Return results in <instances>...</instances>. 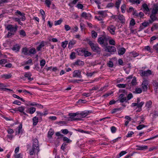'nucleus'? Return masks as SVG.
Returning <instances> with one entry per match:
<instances>
[{"label":"nucleus","mask_w":158,"mask_h":158,"mask_svg":"<svg viewBox=\"0 0 158 158\" xmlns=\"http://www.w3.org/2000/svg\"><path fill=\"white\" fill-rule=\"evenodd\" d=\"M18 26L15 25L14 26L12 24H8L6 27V29L9 31L6 35V37L11 38L15 35L17 31Z\"/></svg>","instance_id":"1"},{"label":"nucleus","mask_w":158,"mask_h":158,"mask_svg":"<svg viewBox=\"0 0 158 158\" xmlns=\"http://www.w3.org/2000/svg\"><path fill=\"white\" fill-rule=\"evenodd\" d=\"M32 147L29 152V154L30 155H33L35 153V151H37V153H38L40 150L39 148V141L38 140L35 138L33 139Z\"/></svg>","instance_id":"2"},{"label":"nucleus","mask_w":158,"mask_h":158,"mask_svg":"<svg viewBox=\"0 0 158 158\" xmlns=\"http://www.w3.org/2000/svg\"><path fill=\"white\" fill-rule=\"evenodd\" d=\"M110 38L109 36H104L103 37H100L98 38V42L102 47H105L108 45V41Z\"/></svg>","instance_id":"3"},{"label":"nucleus","mask_w":158,"mask_h":158,"mask_svg":"<svg viewBox=\"0 0 158 158\" xmlns=\"http://www.w3.org/2000/svg\"><path fill=\"white\" fill-rule=\"evenodd\" d=\"M89 45L93 52L97 53H99L101 52V48L98 44H94L93 42H89Z\"/></svg>","instance_id":"4"},{"label":"nucleus","mask_w":158,"mask_h":158,"mask_svg":"<svg viewBox=\"0 0 158 158\" xmlns=\"http://www.w3.org/2000/svg\"><path fill=\"white\" fill-rule=\"evenodd\" d=\"M68 115L69 116V118L70 119V121H81L82 118H80L75 117L77 115H79V112L75 113H69Z\"/></svg>","instance_id":"5"},{"label":"nucleus","mask_w":158,"mask_h":158,"mask_svg":"<svg viewBox=\"0 0 158 158\" xmlns=\"http://www.w3.org/2000/svg\"><path fill=\"white\" fill-rule=\"evenodd\" d=\"M139 72L140 75L142 77H147L152 74L151 71L149 69H148L147 71L141 70H140Z\"/></svg>","instance_id":"6"},{"label":"nucleus","mask_w":158,"mask_h":158,"mask_svg":"<svg viewBox=\"0 0 158 158\" xmlns=\"http://www.w3.org/2000/svg\"><path fill=\"white\" fill-rule=\"evenodd\" d=\"M105 47V51L107 52L112 53L115 52L116 51V48L114 46L107 45Z\"/></svg>","instance_id":"7"},{"label":"nucleus","mask_w":158,"mask_h":158,"mask_svg":"<svg viewBox=\"0 0 158 158\" xmlns=\"http://www.w3.org/2000/svg\"><path fill=\"white\" fill-rule=\"evenodd\" d=\"M73 77L81 78L82 76L81 75V71L79 70H74L73 73Z\"/></svg>","instance_id":"8"},{"label":"nucleus","mask_w":158,"mask_h":158,"mask_svg":"<svg viewBox=\"0 0 158 158\" xmlns=\"http://www.w3.org/2000/svg\"><path fill=\"white\" fill-rule=\"evenodd\" d=\"M148 82L147 80H144L142 83V88L143 91H146L148 88Z\"/></svg>","instance_id":"9"},{"label":"nucleus","mask_w":158,"mask_h":158,"mask_svg":"<svg viewBox=\"0 0 158 158\" xmlns=\"http://www.w3.org/2000/svg\"><path fill=\"white\" fill-rule=\"evenodd\" d=\"M116 29V27L113 25H110L107 28V30L109 31L112 35H114L115 34V31Z\"/></svg>","instance_id":"10"},{"label":"nucleus","mask_w":158,"mask_h":158,"mask_svg":"<svg viewBox=\"0 0 158 158\" xmlns=\"http://www.w3.org/2000/svg\"><path fill=\"white\" fill-rule=\"evenodd\" d=\"M118 98L119 99L118 100L120 102L123 103L124 102H127V97L125 96V95L124 94H120Z\"/></svg>","instance_id":"11"},{"label":"nucleus","mask_w":158,"mask_h":158,"mask_svg":"<svg viewBox=\"0 0 158 158\" xmlns=\"http://www.w3.org/2000/svg\"><path fill=\"white\" fill-rule=\"evenodd\" d=\"M31 73L30 72H27L25 73L24 75L25 77L27 78L30 81H31L34 79L33 77H31Z\"/></svg>","instance_id":"12"},{"label":"nucleus","mask_w":158,"mask_h":158,"mask_svg":"<svg viewBox=\"0 0 158 158\" xmlns=\"http://www.w3.org/2000/svg\"><path fill=\"white\" fill-rule=\"evenodd\" d=\"M85 49V48H80L78 49L77 50V53L78 55L81 56H83L84 52Z\"/></svg>","instance_id":"13"},{"label":"nucleus","mask_w":158,"mask_h":158,"mask_svg":"<svg viewBox=\"0 0 158 158\" xmlns=\"http://www.w3.org/2000/svg\"><path fill=\"white\" fill-rule=\"evenodd\" d=\"M15 13L22 16V17L20 18L22 21H24L25 20L26 17L25 16V14L24 13H21L20 11L18 10H17Z\"/></svg>","instance_id":"14"},{"label":"nucleus","mask_w":158,"mask_h":158,"mask_svg":"<svg viewBox=\"0 0 158 158\" xmlns=\"http://www.w3.org/2000/svg\"><path fill=\"white\" fill-rule=\"evenodd\" d=\"M144 104V102H141L139 103H133L132 104V106L134 107L137 106V108H141Z\"/></svg>","instance_id":"15"},{"label":"nucleus","mask_w":158,"mask_h":158,"mask_svg":"<svg viewBox=\"0 0 158 158\" xmlns=\"http://www.w3.org/2000/svg\"><path fill=\"white\" fill-rule=\"evenodd\" d=\"M89 112L88 111H82L81 113L79 112V115L81 118H85L86 116L88 114Z\"/></svg>","instance_id":"16"},{"label":"nucleus","mask_w":158,"mask_h":158,"mask_svg":"<svg viewBox=\"0 0 158 158\" xmlns=\"http://www.w3.org/2000/svg\"><path fill=\"white\" fill-rule=\"evenodd\" d=\"M142 7L144 12H148L149 11V8L146 3L143 4L142 5Z\"/></svg>","instance_id":"17"},{"label":"nucleus","mask_w":158,"mask_h":158,"mask_svg":"<svg viewBox=\"0 0 158 158\" xmlns=\"http://www.w3.org/2000/svg\"><path fill=\"white\" fill-rule=\"evenodd\" d=\"M126 49L124 48H120L118 51V54L119 55H123L126 52Z\"/></svg>","instance_id":"18"},{"label":"nucleus","mask_w":158,"mask_h":158,"mask_svg":"<svg viewBox=\"0 0 158 158\" xmlns=\"http://www.w3.org/2000/svg\"><path fill=\"white\" fill-rule=\"evenodd\" d=\"M36 109L34 107H31L28 109V110L26 111L27 113H29L32 114H33L35 111Z\"/></svg>","instance_id":"19"},{"label":"nucleus","mask_w":158,"mask_h":158,"mask_svg":"<svg viewBox=\"0 0 158 158\" xmlns=\"http://www.w3.org/2000/svg\"><path fill=\"white\" fill-rule=\"evenodd\" d=\"M137 148L136 149L139 150H144L147 149L148 146H136Z\"/></svg>","instance_id":"20"},{"label":"nucleus","mask_w":158,"mask_h":158,"mask_svg":"<svg viewBox=\"0 0 158 158\" xmlns=\"http://www.w3.org/2000/svg\"><path fill=\"white\" fill-rule=\"evenodd\" d=\"M91 16V15L89 13H87L85 12H83L82 13L81 16L85 19H88V17Z\"/></svg>","instance_id":"21"},{"label":"nucleus","mask_w":158,"mask_h":158,"mask_svg":"<svg viewBox=\"0 0 158 158\" xmlns=\"http://www.w3.org/2000/svg\"><path fill=\"white\" fill-rule=\"evenodd\" d=\"M22 53L25 56L28 55H29V50L28 49L26 48H23L22 49Z\"/></svg>","instance_id":"22"},{"label":"nucleus","mask_w":158,"mask_h":158,"mask_svg":"<svg viewBox=\"0 0 158 158\" xmlns=\"http://www.w3.org/2000/svg\"><path fill=\"white\" fill-rule=\"evenodd\" d=\"M91 52H89L86 50V49L85 48V49L84 52L83 56H84L85 57H86L91 56Z\"/></svg>","instance_id":"23"},{"label":"nucleus","mask_w":158,"mask_h":158,"mask_svg":"<svg viewBox=\"0 0 158 158\" xmlns=\"http://www.w3.org/2000/svg\"><path fill=\"white\" fill-rule=\"evenodd\" d=\"M76 43V41L74 40H71L69 41V45L68 48L69 49H71L73 47V45Z\"/></svg>","instance_id":"24"},{"label":"nucleus","mask_w":158,"mask_h":158,"mask_svg":"<svg viewBox=\"0 0 158 158\" xmlns=\"http://www.w3.org/2000/svg\"><path fill=\"white\" fill-rule=\"evenodd\" d=\"M84 64V63L83 61L78 60L74 62V65L81 66L83 65Z\"/></svg>","instance_id":"25"},{"label":"nucleus","mask_w":158,"mask_h":158,"mask_svg":"<svg viewBox=\"0 0 158 158\" xmlns=\"http://www.w3.org/2000/svg\"><path fill=\"white\" fill-rule=\"evenodd\" d=\"M158 12V6H156L153 9L152 11V14L156 15Z\"/></svg>","instance_id":"26"},{"label":"nucleus","mask_w":158,"mask_h":158,"mask_svg":"<svg viewBox=\"0 0 158 158\" xmlns=\"http://www.w3.org/2000/svg\"><path fill=\"white\" fill-rule=\"evenodd\" d=\"M142 92V89L140 88H136L135 89V91L133 93L135 94H140Z\"/></svg>","instance_id":"27"},{"label":"nucleus","mask_w":158,"mask_h":158,"mask_svg":"<svg viewBox=\"0 0 158 158\" xmlns=\"http://www.w3.org/2000/svg\"><path fill=\"white\" fill-rule=\"evenodd\" d=\"M33 124L34 126H36L38 122V118L35 116L32 119Z\"/></svg>","instance_id":"28"},{"label":"nucleus","mask_w":158,"mask_h":158,"mask_svg":"<svg viewBox=\"0 0 158 158\" xmlns=\"http://www.w3.org/2000/svg\"><path fill=\"white\" fill-rule=\"evenodd\" d=\"M153 85L154 87V89L156 92L158 91V82L156 81H153Z\"/></svg>","instance_id":"29"},{"label":"nucleus","mask_w":158,"mask_h":158,"mask_svg":"<svg viewBox=\"0 0 158 158\" xmlns=\"http://www.w3.org/2000/svg\"><path fill=\"white\" fill-rule=\"evenodd\" d=\"M118 19L120 20L121 23H123L125 22V19L123 15H119L118 16Z\"/></svg>","instance_id":"30"},{"label":"nucleus","mask_w":158,"mask_h":158,"mask_svg":"<svg viewBox=\"0 0 158 158\" xmlns=\"http://www.w3.org/2000/svg\"><path fill=\"white\" fill-rule=\"evenodd\" d=\"M137 84L136 82V79L135 77H134L131 81V84H130V87L131 86H135Z\"/></svg>","instance_id":"31"},{"label":"nucleus","mask_w":158,"mask_h":158,"mask_svg":"<svg viewBox=\"0 0 158 158\" xmlns=\"http://www.w3.org/2000/svg\"><path fill=\"white\" fill-rule=\"evenodd\" d=\"M20 47L18 44H16L14 46L12 49L13 51H15L16 52L19 51Z\"/></svg>","instance_id":"32"},{"label":"nucleus","mask_w":158,"mask_h":158,"mask_svg":"<svg viewBox=\"0 0 158 158\" xmlns=\"http://www.w3.org/2000/svg\"><path fill=\"white\" fill-rule=\"evenodd\" d=\"M36 53V51L34 48H32L29 50V55H30L31 54L34 55Z\"/></svg>","instance_id":"33"},{"label":"nucleus","mask_w":158,"mask_h":158,"mask_svg":"<svg viewBox=\"0 0 158 158\" xmlns=\"http://www.w3.org/2000/svg\"><path fill=\"white\" fill-rule=\"evenodd\" d=\"M54 134V131L51 129H50L48 132V137L49 138H51L52 135Z\"/></svg>","instance_id":"34"},{"label":"nucleus","mask_w":158,"mask_h":158,"mask_svg":"<svg viewBox=\"0 0 158 158\" xmlns=\"http://www.w3.org/2000/svg\"><path fill=\"white\" fill-rule=\"evenodd\" d=\"M111 38L110 37V38L108 40L109 43L111 45L114 46L115 44V41L114 40L111 39Z\"/></svg>","instance_id":"35"},{"label":"nucleus","mask_w":158,"mask_h":158,"mask_svg":"<svg viewBox=\"0 0 158 158\" xmlns=\"http://www.w3.org/2000/svg\"><path fill=\"white\" fill-rule=\"evenodd\" d=\"M91 33L92 37L93 38H95L97 37L98 35L97 33L94 31H92L91 32Z\"/></svg>","instance_id":"36"},{"label":"nucleus","mask_w":158,"mask_h":158,"mask_svg":"<svg viewBox=\"0 0 158 158\" xmlns=\"http://www.w3.org/2000/svg\"><path fill=\"white\" fill-rule=\"evenodd\" d=\"M63 137V141L64 142H65L67 143H69L72 142V140L69 139L68 138L66 137Z\"/></svg>","instance_id":"37"},{"label":"nucleus","mask_w":158,"mask_h":158,"mask_svg":"<svg viewBox=\"0 0 158 158\" xmlns=\"http://www.w3.org/2000/svg\"><path fill=\"white\" fill-rule=\"evenodd\" d=\"M68 41L66 40L62 42L61 43V46L64 48H65L67 46V44H68Z\"/></svg>","instance_id":"38"},{"label":"nucleus","mask_w":158,"mask_h":158,"mask_svg":"<svg viewBox=\"0 0 158 158\" xmlns=\"http://www.w3.org/2000/svg\"><path fill=\"white\" fill-rule=\"evenodd\" d=\"M127 152L125 151H122L119 153V155H117L116 156V158H119L120 157L126 154Z\"/></svg>","instance_id":"39"},{"label":"nucleus","mask_w":158,"mask_h":158,"mask_svg":"<svg viewBox=\"0 0 158 158\" xmlns=\"http://www.w3.org/2000/svg\"><path fill=\"white\" fill-rule=\"evenodd\" d=\"M150 18L152 21H155L157 19V17L156 16V15H153L151 14L150 16Z\"/></svg>","instance_id":"40"},{"label":"nucleus","mask_w":158,"mask_h":158,"mask_svg":"<svg viewBox=\"0 0 158 158\" xmlns=\"http://www.w3.org/2000/svg\"><path fill=\"white\" fill-rule=\"evenodd\" d=\"M12 96L14 98H16L17 99H19L23 102H24L25 101L24 99H23L22 98H20V97L15 94H14Z\"/></svg>","instance_id":"41"},{"label":"nucleus","mask_w":158,"mask_h":158,"mask_svg":"<svg viewBox=\"0 0 158 158\" xmlns=\"http://www.w3.org/2000/svg\"><path fill=\"white\" fill-rule=\"evenodd\" d=\"M45 60L44 59L40 61V65L41 66V69H42L43 67L44 66L45 64Z\"/></svg>","instance_id":"42"},{"label":"nucleus","mask_w":158,"mask_h":158,"mask_svg":"<svg viewBox=\"0 0 158 158\" xmlns=\"http://www.w3.org/2000/svg\"><path fill=\"white\" fill-rule=\"evenodd\" d=\"M152 104V102L151 101H149L148 102H147L146 103V107L148 108H150L151 107Z\"/></svg>","instance_id":"43"},{"label":"nucleus","mask_w":158,"mask_h":158,"mask_svg":"<svg viewBox=\"0 0 158 158\" xmlns=\"http://www.w3.org/2000/svg\"><path fill=\"white\" fill-rule=\"evenodd\" d=\"M44 46V43L41 42V43L37 47L36 49L38 51H40L41 48Z\"/></svg>","instance_id":"44"},{"label":"nucleus","mask_w":158,"mask_h":158,"mask_svg":"<svg viewBox=\"0 0 158 158\" xmlns=\"http://www.w3.org/2000/svg\"><path fill=\"white\" fill-rule=\"evenodd\" d=\"M12 76L10 73H9L7 74H4L2 75V77L5 78V79H9Z\"/></svg>","instance_id":"45"},{"label":"nucleus","mask_w":158,"mask_h":158,"mask_svg":"<svg viewBox=\"0 0 158 158\" xmlns=\"http://www.w3.org/2000/svg\"><path fill=\"white\" fill-rule=\"evenodd\" d=\"M122 109V108L121 107L120 108H114V109H113L111 111V113L112 114H114L116 112V111L117 110H121Z\"/></svg>","instance_id":"46"},{"label":"nucleus","mask_w":158,"mask_h":158,"mask_svg":"<svg viewBox=\"0 0 158 158\" xmlns=\"http://www.w3.org/2000/svg\"><path fill=\"white\" fill-rule=\"evenodd\" d=\"M34 69H36V70L39 71H41L42 69H41L40 68L38 64H37L35 65V67L34 68Z\"/></svg>","instance_id":"47"},{"label":"nucleus","mask_w":158,"mask_h":158,"mask_svg":"<svg viewBox=\"0 0 158 158\" xmlns=\"http://www.w3.org/2000/svg\"><path fill=\"white\" fill-rule=\"evenodd\" d=\"M134 133V132L132 131H128L126 136V137L127 138L131 137Z\"/></svg>","instance_id":"48"},{"label":"nucleus","mask_w":158,"mask_h":158,"mask_svg":"<svg viewBox=\"0 0 158 158\" xmlns=\"http://www.w3.org/2000/svg\"><path fill=\"white\" fill-rule=\"evenodd\" d=\"M14 19L15 21L18 22V23L20 25H23V23L21 22L20 19V18H15Z\"/></svg>","instance_id":"49"},{"label":"nucleus","mask_w":158,"mask_h":158,"mask_svg":"<svg viewBox=\"0 0 158 158\" xmlns=\"http://www.w3.org/2000/svg\"><path fill=\"white\" fill-rule=\"evenodd\" d=\"M75 53V52H72L70 55V58L71 59H74L76 58Z\"/></svg>","instance_id":"50"},{"label":"nucleus","mask_w":158,"mask_h":158,"mask_svg":"<svg viewBox=\"0 0 158 158\" xmlns=\"http://www.w3.org/2000/svg\"><path fill=\"white\" fill-rule=\"evenodd\" d=\"M121 138V137H119L113 140H112V141H111L110 143L111 144H113L115 143L118 141L119 139H120Z\"/></svg>","instance_id":"51"},{"label":"nucleus","mask_w":158,"mask_h":158,"mask_svg":"<svg viewBox=\"0 0 158 158\" xmlns=\"http://www.w3.org/2000/svg\"><path fill=\"white\" fill-rule=\"evenodd\" d=\"M45 4L48 7H50V5L51 4V2L49 0H45Z\"/></svg>","instance_id":"52"},{"label":"nucleus","mask_w":158,"mask_h":158,"mask_svg":"<svg viewBox=\"0 0 158 158\" xmlns=\"http://www.w3.org/2000/svg\"><path fill=\"white\" fill-rule=\"evenodd\" d=\"M126 84H119L117 85V86L119 88H124L126 86Z\"/></svg>","instance_id":"53"},{"label":"nucleus","mask_w":158,"mask_h":158,"mask_svg":"<svg viewBox=\"0 0 158 158\" xmlns=\"http://www.w3.org/2000/svg\"><path fill=\"white\" fill-rule=\"evenodd\" d=\"M146 126V125H140L137 127V129L138 130H140Z\"/></svg>","instance_id":"54"},{"label":"nucleus","mask_w":158,"mask_h":158,"mask_svg":"<svg viewBox=\"0 0 158 158\" xmlns=\"http://www.w3.org/2000/svg\"><path fill=\"white\" fill-rule=\"evenodd\" d=\"M126 8V5L125 4H123L122 5L121 7V12L122 13H124L125 12V9Z\"/></svg>","instance_id":"55"},{"label":"nucleus","mask_w":158,"mask_h":158,"mask_svg":"<svg viewBox=\"0 0 158 158\" xmlns=\"http://www.w3.org/2000/svg\"><path fill=\"white\" fill-rule=\"evenodd\" d=\"M7 62V60L6 59H2L0 60V65L6 63Z\"/></svg>","instance_id":"56"},{"label":"nucleus","mask_w":158,"mask_h":158,"mask_svg":"<svg viewBox=\"0 0 158 158\" xmlns=\"http://www.w3.org/2000/svg\"><path fill=\"white\" fill-rule=\"evenodd\" d=\"M62 22V19H60L57 21L55 22V25L56 26L60 25Z\"/></svg>","instance_id":"57"},{"label":"nucleus","mask_w":158,"mask_h":158,"mask_svg":"<svg viewBox=\"0 0 158 158\" xmlns=\"http://www.w3.org/2000/svg\"><path fill=\"white\" fill-rule=\"evenodd\" d=\"M61 131L64 135L67 134L69 133L68 130L67 129H62Z\"/></svg>","instance_id":"58"},{"label":"nucleus","mask_w":158,"mask_h":158,"mask_svg":"<svg viewBox=\"0 0 158 158\" xmlns=\"http://www.w3.org/2000/svg\"><path fill=\"white\" fill-rule=\"evenodd\" d=\"M153 48L154 50L156 51V52L158 53V43L153 46Z\"/></svg>","instance_id":"59"},{"label":"nucleus","mask_w":158,"mask_h":158,"mask_svg":"<svg viewBox=\"0 0 158 158\" xmlns=\"http://www.w3.org/2000/svg\"><path fill=\"white\" fill-rule=\"evenodd\" d=\"M24 109V107L23 106H19L18 108V110L21 112H23Z\"/></svg>","instance_id":"60"},{"label":"nucleus","mask_w":158,"mask_h":158,"mask_svg":"<svg viewBox=\"0 0 158 158\" xmlns=\"http://www.w3.org/2000/svg\"><path fill=\"white\" fill-rule=\"evenodd\" d=\"M19 34L21 35L25 36L26 35V34L25 31L23 30H21L19 31Z\"/></svg>","instance_id":"61"},{"label":"nucleus","mask_w":158,"mask_h":158,"mask_svg":"<svg viewBox=\"0 0 158 158\" xmlns=\"http://www.w3.org/2000/svg\"><path fill=\"white\" fill-rule=\"evenodd\" d=\"M133 96L132 94L131 93L129 94L127 96V101L130 100L131 98H133Z\"/></svg>","instance_id":"62"},{"label":"nucleus","mask_w":158,"mask_h":158,"mask_svg":"<svg viewBox=\"0 0 158 158\" xmlns=\"http://www.w3.org/2000/svg\"><path fill=\"white\" fill-rule=\"evenodd\" d=\"M13 103L14 104H16L18 105H20L21 104V102L17 100H15V101H14Z\"/></svg>","instance_id":"63"},{"label":"nucleus","mask_w":158,"mask_h":158,"mask_svg":"<svg viewBox=\"0 0 158 158\" xmlns=\"http://www.w3.org/2000/svg\"><path fill=\"white\" fill-rule=\"evenodd\" d=\"M116 128L114 126H112L111 127V130L112 133H114L116 132Z\"/></svg>","instance_id":"64"}]
</instances>
